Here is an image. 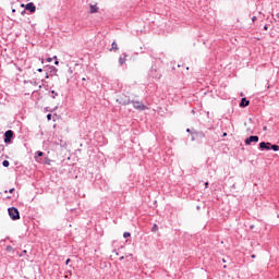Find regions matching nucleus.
<instances>
[{
	"label": "nucleus",
	"instance_id": "f257e3e1",
	"mask_svg": "<svg viewBox=\"0 0 279 279\" xmlns=\"http://www.w3.org/2000/svg\"><path fill=\"white\" fill-rule=\"evenodd\" d=\"M130 104L133 105V108H135V110H140V111L147 110V107L145 106V104H143L138 100L128 99L122 102L123 106H130Z\"/></svg>",
	"mask_w": 279,
	"mask_h": 279
},
{
	"label": "nucleus",
	"instance_id": "f03ea898",
	"mask_svg": "<svg viewBox=\"0 0 279 279\" xmlns=\"http://www.w3.org/2000/svg\"><path fill=\"white\" fill-rule=\"evenodd\" d=\"M259 149L265 151H270V149H272V151H279V146L269 142H262L259 143Z\"/></svg>",
	"mask_w": 279,
	"mask_h": 279
},
{
	"label": "nucleus",
	"instance_id": "7ed1b4c3",
	"mask_svg": "<svg viewBox=\"0 0 279 279\" xmlns=\"http://www.w3.org/2000/svg\"><path fill=\"white\" fill-rule=\"evenodd\" d=\"M9 213V217L10 219H12V221H19V219H21V213L19 211V209L16 207H10L8 209Z\"/></svg>",
	"mask_w": 279,
	"mask_h": 279
},
{
	"label": "nucleus",
	"instance_id": "20e7f679",
	"mask_svg": "<svg viewBox=\"0 0 279 279\" xmlns=\"http://www.w3.org/2000/svg\"><path fill=\"white\" fill-rule=\"evenodd\" d=\"M44 71L45 73H48L51 77H53V75H58V68L53 65H45Z\"/></svg>",
	"mask_w": 279,
	"mask_h": 279
},
{
	"label": "nucleus",
	"instance_id": "39448f33",
	"mask_svg": "<svg viewBox=\"0 0 279 279\" xmlns=\"http://www.w3.org/2000/svg\"><path fill=\"white\" fill-rule=\"evenodd\" d=\"M202 138H206V134L202 131H193L191 141H202Z\"/></svg>",
	"mask_w": 279,
	"mask_h": 279
},
{
	"label": "nucleus",
	"instance_id": "423d86ee",
	"mask_svg": "<svg viewBox=\"0 0 279 279\" xmlns=\"http://www.w3.org/2000/svg\"><path fill=\"white\" fill-rule=\"evenodd\" d=\"M12 138H14V131L8 130L7 132H4L5 145H10V143H12Z\"/></svg>",
	"mask_w": 279,
	"mask_h": 279
},
{
	"label": "nucleus",
	"instance_id": "0eeeda50",
	"mask_svg": "<svg viewBox=\"0 0 279 279\" xmlns=\"http://www.w3.org/2000/svg\"><path fill=\"white\" fill-rule=\"evenodd\" d=\"M150 75L151 77H154L155 80H160L162 77V73L160 72V70L156 69V68H151L150 69Z\"/></svg>",
	"mask_w": 279,
	"mask_h": 279
},
{
	"label": "nucleus",
	"instance_id": "6e6552de",
	"mask_svg": "<svg viewBox=\"0 0 279 279\" xmlns=\"http://www.w3.org/2000/svg\"><path fill=\"white\" fill-rule=\"evenodd\" d=\"M259 140L258 135H251L244 141V143L245 145H252V143H258Z\"/></svg>",
	"mask_w": 279,
	"mask_h": 279
},
{
	"label": "nucleus",
	"instance_id": "1a4fd4ad",
	"mask_svg": "<svg viewBox=\"0 0 279 279\" xmlns=\"http://www.w3.org/2000/svg\"><path fill=\"white\" fill-rule=\"evenodd\" d=\"M25 10H27L28 12H31V14H34V12H36V4H34V2H28L25 5Z\"/></svg>",
	"mask_w": 279,
	"mask_h": 279
},
{
	"label": "nucleus",
	"instance_id": "9d476101",
	"mask_svg": "<svg viewBox=\"0 0 279 279\" xmlns=\"http://www.w3.org/2000/svg\"><path fill=\"white\" fill-rule=\"evenodd\" d=\"M124 57H120L119 58V64L120 66H123V64H125V62H128V53H123Z\"/></svg>",
	"mask_w": 279,
	"mask_h": 279
},
{
	"label": "nucleus",
	"instance_id": "9b49d317",
	"mask_svg": "<svg viewBox=\"0 0 279 279\" xmlns=\"http://www.w3.org/2000/svg\"><path fill=\"white\" fill-rule=\"evenodd\" d=\"M250 106V100L247 98H242L240 101V108H247Z\"/></svg>",
	"mask_w": 279,
	"mask_h": 279
},
{
	"label": "nucleus",
	"instance_id": "f8f14e48",
	"mask_svg": "<svg viewBox=\"0 0 279 279\" xmlns=\"http://www.w3.org/2000/svg\"><path fill=\"white\" fill-rule=\"evenodd\" d=\"M90 14H96V12H99V8H97V4H90Z\"/></svg>",
	"mask_w": 279,
	"mask_h": 279
},
{
	"label": "nucleus",
	"instance_id": "ddd939ff",
	"mask_svg": "<svg viewBox=\"0 0 279 279\" xmlns=\"http://www.w3.org/2000/svg\"><path fill=\"white\" fill-rule=\"evenodd\" d=\"M43 156H45V153H43V151H40V150H37V151L35 153V160H36V162H40V160H39L38 158H40V157H43Z\"/></svg>",
	"mask_w": 279,
	"mask_h": 279
},
{
	"label": "nucleus",
	"instance_id": "4468645a",
	"mask_svg": "<svg viewBox=\"0 0 279 279\" xmlns=\"http://www.w3.org/2000/svg\"><path fill=\"white\" fill-rule=\"evenodd\" d=\"M110 51H119V45H117V41H113L111 44Z\"/></svg>",
	"mask_w": 279,
	"mask_h": 279
},
{
	"label": "nucleus",
	"instance_id": "2eb2a0df",
	"mask_svg": "<svg viewBox=\"0 0 279 279\" xmlns=\"http://www.w3.org/2000/svg\"><path fill=\"white\" fill-rule=\"evenodd\" d=\"M24 84H32L33 86H38V82L36 81H24Z\"/></svg>",
	"mask_w": 279,
	"mask_h": 279
},
{
	"label": "nucleus",
	"instance_id": "dca6fc26",
	"mask_svg": "<svg viewBox=\"0 0 279 279\" xmlns=\"http://www.w3.org/2000/svg\"><path fill=\"white\" fill-rule=\"evenodd\" d=\"M50 93H51L50 95L51 99H56L58 97V92L51 90Z\"/></svg>",
	"mask_w": 279,
	"mask_h": 279
},
{
	"label": "nucleus",
	"instance_id": "f3484780",
	"mask_svg": "<svg viewBox=\"0 0 279 279\" xmlns=\"http://www.w3.org/2000/svg\"><path fill=\"white\" fill-rule=\"evenodd\" d=\"M44 165H51V159H49V157H46L44 160Z\"/></svg>",
	"mask_w": 279,
	"mask_h": 279
},
{
	"label": "nucleus",
	"instance_id": "a211bd4d",
	"mask_svg": "<svg viewBox=\"0 0 279 279\" xmlns=\"http://www.w3.org/2000/svg\"><path fill=\"white\" fill-rule=\"evenodd\" d=\"M158 231V225L154 223L151 227V232H157Z\"/></svg>",
	"mask_w": 279,
	"mask_h": 279
},
{
	"label": "nucleus",
	"instance_id": "6ab92c4d",
	"mask_svg": "<svg viewBox=\"0 0 279 279\" xmlns=\"http://www.w3.org/2000/svg\"><path fill=\"white\" fill-rule=\"evenodd\" d=\"M130 236H132V233H130L128 231L123 233L124 239H130Z\"/></svg>",
	"mask_w": 279,
	"mask_h": 279
},
{
	"label": "nucleus",
	"instance_id": "aec40b11",
	"mask_svg": "<svg viewBox=\"0 0 279 279\" xmlns=\"http://www.w3.org/2000/svg\"><path fill=\"white\" fill-rule=\"evenodd\" d=\"M2 166L5 168L10 167V161L8 160L2 161Z\"/></svg>",
	"mask_w": 279,
	"mask_h": 279
},
{
	"label": "nucleus",
	"instance_id": "412c9836",
	"mask_svg": "<svg viewBox=\"0 0 279 279\" xmlns=\"http://www.w3.org/2000/svg\"><path fill=\"white\" fill-rule=\"evenodd\" d=\"M5 251H7V252H13V251H14V247H12V245H8V246L5 247Z\"/></svg>",
	"mask_w": 279,
	"mask_h": 279
},
{
	"label": "nucleus",
	"instance_id": "4be33fe9",
	"mask_svg": "<svg viewBox=\"0 0 279 279\" xmlns=\"http://www.w3.org/2000/svg\"><path fill=\"white\" fill-rule=\"evenodd\" d=\"M2 151H5V145H3V144L0 145V154H1Z\"/></svg>",
	"mask_w": 279,
	"mask_h": 279
},
{
	"label": "nucleus",
	"instance_id": "5701e85b",
	"mask_svg": "<svg viewBox=\"0 0 279 279\" xmlns=\"http://www.w3.org/2000/svg\"><path fill=\"white\" fill-rule=\"evenodd\" d=\"M53 59L56 60L54 64L58 66V64H60V61H58V57L54 56Z\"/></svg>",
	"mask_w": 279,
	"mask_h": 279
},
{
	"label": "nucleus",
	"instance_id": "b1692460",
	"mask_svg": "<svg viewBox=\"0 0 279 279\" xmlns=\"http://www.w3.org/2000/svg\"><path fill=\"white\" fill-rule=\"evenodd\" d=\"M49 77H51V76L49 75V72H46L45 78H46V80H49Z\"/></svg>",
	"mask_w": 279,
	"mask_h": 279
},
{
	"label": "nucleus",
	"instance_id": "393cba45",
	"mask_svg": "<svg viewBox=\"0 0 279 279\" xmlns=\"http://www.w3.org/2000/svg\"><path fill=\"white\" fill-rule=\"evenodd\" d=\"M51 117H52L51 113H48V114H47V120H48V121H51Z\"/></svg>",
	"mask_w": 279,
	"mask_h": 279
},
{
	"label": "nucleus",
	"instance_id": "a878e982",
	"mask_svg": "<svg viewBox=\"0 0 279 279\" xmlns=\"http://www.w3.org/2000/svg\"><path fill=\"white\" fill-rule=\"evenodd\" d=\"M37 71H38V73H43V71H45V68L44 69L39 68V69H37Z\"/></svg>",
	"mask_w": 279,
	"mask_h": 279
},
{
	"label": "nucleus",
	"instance_id": "bb28decb",
	"mask_svg": "<svg viewBox=\"0 0 279 279\" xmlns=\"http://www.w3.org/2000/svg\"><path fill=\"white\" fill-rule=\"evenodd\" d=\"M71 263V258H68L66 260H65V265H69Z\"/></svg>",
	"mask_w": 279,
	"mask_h": 279
},
{
	"label": "nucleus",
	"instance_id": "cd10ccee",
	"mask_svg": "<svg viewBox=\"0 0 279 279\" xmlns=\"http://www.w3.org/2000/svg\"><path fill=\"white\" fill-rule=\"evenodd\" d=\"M46 61H47V62H52L53 59H52V58H48V59H46Z\"/></svg>",
	"mask_w": 279,
	"mask_h": 279
},
{
	"label": "nucleus",
	"instance_id": "c85d7f7f",
	"mask_svg": "<svg viewBox=\"0 0 279 279\" xmlns=\"http://www.w3.org/2000/svg\"><path fill=\"white\" fill-rule=\"evenodd\" d=\"M186 132H187L189 134H193V131H191V129H186Z\"/></svg>",
	"mask_w": 279,
	"mask_h": 279
},
{
	"label": "nucleus",
	"instance_id": "c756f323",
	"mask_svg": "<svg viewBox=\"0 0 279 279\" xmlns=\"http://www.w3.org/2000/svg\"><path fill=\"white\" fill-rule=\"evenodd\" d=\"M14 191H15V189L12 187V189L9 190V193H14Z\"/></svg>",
	"mask_w": 279,
	"mask_h": 279
},
{
	"label": "nucleus",
	"instance_id": "7c9ffc66",
	"mask_svg": "<svg viewBox=\"0 0 279 279\" xmlns=\"http://www.w3.org/2000/svg\"><path fill=\"white\" fill-rule=\"evenodd\" d=\"M264 29H265V32H267V29H269V26H268V25H265V26H264Z\"/></svg>",
	"mask_w": 279,
	"mask_h": 279
},
{
	"label": "nucleus",
	"instance_id": "2f4dec72",
	"mask_svg": "<svg viewBox=\"0 0 279 279\" xmlns=\"http://www.w3.org/2000/svg\"><path fill=\"white\" fill-rule=\"evenodd\" d=\"M24 254H27L26 250H24L20 256H23Z\"/></svg>",
	"mask_w": 279,
	"mask_h": 279
},
{
	"label": "nucleus",
	"instance_id": "473e14b6",
	"mask_svg": "<svg viewBox=\"0 0 279 279\" xmlns=\"http://www.w3.org/2000/svg\"><path fill=\"white\" fill-rule=\"evenodd\" d=\"M208 186H209V183L205 182V189H208Z\"/></svg>",
	"mask_w": 279,
	"mask_h": 279
},
{
	"label": "nucleus",
	"instance_id": "72a5a7b5",
	"mask_svg": "<svg viewBox=\"0 0 279 279\" xmlns=\"http://www.w3.org/2000/svg\"><path fill=\"white\" fill-rule=\"evenodd\" d=\"M256 19H257L256 16H253V17H252L253 23L256 21Z\"/></svg>",
	"mask_w": 279,
	"mask_h": 279
},
{
	"label": "nucleus",
	"instance_id": "f704fd0d",
	"mask_svg": "<svg viewBox=\"0 0 279 279\" xmlns=\"http://www.w3.org/2000/svg\"><path fill=\"white\" fill-rule=\"evenodd\" d=\"M21 14H22V16L25 15V10H23V11L21 12Z\"/></svg>",
	"mask_w": 279,
	"mask_h": 279
},
{
	"label": "nucleus",
	"instance_id": "c9c22d12",
	"mask_svg": "<svg viewBox=\"0 0 279 279\" xmlns=\"http://www.w3.org/2000/svg\"><path fill=\"white\" fill-rule=\"evenodd\" d=\"M276 19H279V13L276 14Z\"/></svg>",
	"mask_w": 279,
	"mask_h": 279
},
{
	"label": "nucleus",
	"instance_id": "e433bc0d",
	"mask_svg": "<svg viewBox=\"0 0 279 279\" xmlns=\"http://www.w3.org/2000/svg\"><path fill=\"white\" fill-rule=\"evenodd\" d=\"M222 136H228V133H223Z\"/></svg>",
	"mask_w": 279,
	"mask_h": 279
},
{
	"label": "nucleus",
	"instance_id": "4c0bfd02",
	"mask_svg": "<svg viewBox=\"0 0 279 279\" xmlns=\"http://www.w3.org/2000/svg\"><path fill=\"white\" fill-rule=\"evenodd\" d=\"M251 257H252V258H256V255H252Z\"/></svg>",
	"mask_w": 279,
	"mask_h": 279
},
{
	"label": "nucleus",
	"instance_id": "58836bf2",
	"mask_svg": "<svg viewBox=\"0 0 279 279\" xmlns=\"http://www.w3.org/2000/svg\"><path fill=\"white\" fill-rule=\"evenodd\" d=\"M12 12H16V9H13Z\"/></svg>",
	"mask_w": 279,
	"mask_h": 279
},
{
	"label": "nucleus",
	"instance_id": "ea45409f",
	"mask_svg": "<svg viewBox=\"0 0 279 279\" xmlns=\"http://www.w3.org/2000/svg\"><path fill=\"white\" fill-rule=\"evenodd\" d=\"M40 88H43V85H39V90H40Z\"/></svg>",
	"mask_w": 279,
	"mask_h": 279
},
{
	"label": "nucleus",
	"instance_id": "a19ab883",
	"mask_svg": "<svg viewBox=\"0 0 279 279\" xmlns=\"http://www.w3.org/2000/svg\"><path fill=\"white\" fill-rule=\"evenodd\" d=\"M83 80V82H85L86 81V78H82Z\"/></svg>",
	"mask_w": 279,
	"mask_h": 279
},
{
	"label": "nucleus",
	"instance_id": "79ce46f5",
	"mask_svg": "<svg viewBox=\"0 0 279 279\" xmlns=\"http://www.w3.org/2000/svg\"><path fill=\"white\" fill-rule=\"evenodd\" d=\"M222 263H226V259H222Z\"/></svg>",
	"mask_w": 279,
	"mask_h": 279
},
{
	"label": "nucleus",
	"instance_id": "37998d69",
	"mask_svg": "<svg viewBox=\"0 0 279 279\" xmlns=\"http://www.w3.org/2000/svg\"><path fill=\"white\" fill-rule=\"evenodd\" d=\"M41 82H45V80H41Z\"/></svg>",
	"mask_w": 279,
	"mask_h": 279
}]
</instances>
